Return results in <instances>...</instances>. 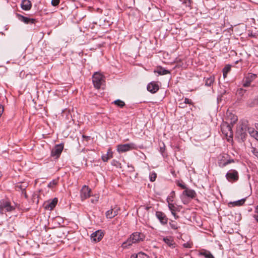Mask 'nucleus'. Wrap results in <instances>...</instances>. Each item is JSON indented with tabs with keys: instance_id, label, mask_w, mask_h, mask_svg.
<instances>
[{
	"instance_id": "nucleus-37",
	"label": "nucleus",
	"mask_w": 258,
	"mask_h": 258,
	"mask_svg": "<svg viewBox=\"0 0 258 258\" xmlns=\"http://www.w3.org/2000/svg\"><path fill=\"white\" fill-rule=\"evenodd\" d=\"M224 127H225V125L223 123V124H222L221 125V132H222V134L225 136H226V133H225V131L224 130Z\"/></svg>"
},
{
	"instance_id": "nucleus-2",
	"label": "nucleus",
	"mask_w": 258,
	"mask_h": 258,
	"mask_svg": "<svg viewBox=\"0 0 258 258\" xmlns=\"http://www.w3.org/2000/svg\"><path fill=\"white\" fill-rule=\"evenodd\" d=\"M238 120L237 116L232 112H229L227 110V128L229 132V135L227 133V137L229 136L230 138H233V132L232 131V127L235 124Z\"/></svg>"
},
{
	"instance_id": "nucleus-44",
	"label": "nucleus",
	"mask_w": 258,
	"mask_h": 258,
	"mask_svg": "<svg viewBox=\"0 0 258 258\" xmlns=\"http://www.w3.org/2000/svg\"><path fill=\"white\" fill-rule=\"evenodd\" d=\"M184 247H190V246H189V244L188 243H185L184 244Z\"/></svg>"
},
{
	"instance_id": "nucleus-40",
	"label": "nucleus",
	"mask_w": 258,
	"mask_h": 258,
	"mask_svg": "<svg viewBox=\"0 0 258 258\" xmlns=\"http://www.w3.org/2000/svg\"><path fill=\"white\" fill-rule=\"evenodd\" d=\"M82 137L86 141H88L89 140H90V137H89V136H85L84 135H83Z\"/></svg>"
},
{
	"instance_id": "nucleus-43",
	"label": "nucleus",
	"mask_w": 258,
	"mask_h": 258,
	"mask_svg": "<svg viewBox=\"0 0 258 258\" xmlns=\"http://www.w3.org/2000/svg\"><path fill=\"white\" fill-rule=\"evenodd\" d=\"M253 217L254 218L255 220L258 222V215H254L253 216Z\"/></svg>"
},
{
	"instance_id": "nucleus-25",
	"label": "nucleus",
	"mask_w": 258,
	"mask_h": 258,
	"mask_svg": "<svg viewBox=\"0 0 258 258\" xmlns=\"http://www.w3.org/2000/svg\"><path fill=\"white\" fill-rule=\"evenodd\" d=\"M248 132L251 137L254 138L258 141V132L255 131L253 128L248 129Z\"/></svg>"
},
{
	"instance_id": "nucleus-26",
	"label": "nucleus",
	"mask_w": 258,
	"mask_h": 258,
	"mask_svg": "<svg viewBox=\"0 0 258 258\" xmlns=\"http://www.w3.org/2000/svg\"><path fill=\"white\" fill-rule=\"evenodd\" d=\"M131 258H148V256L143 252H139L136 255H132Z\"/></svg>"
},
{
	"instance_id": "nucleus-6",
	"label": "nucleus",
	"mask_w": 258,
	"mask_h": 258,
	"mask_svg": "<svg viewBox=\"0 0 258 258\" xmlns=\"http://www.w3.org/2000/svg\"><path fill=\"white\" fill-rule=\"evenodd\" d=\"M239 173L234 169H230L227 172V180L233 183L239 180Z\"/></svg>"
},
{
	"instance_id": "nucleus-38",
	"label": "nucleus",
	"mask_w": 258,
	"mask_h": 258,
	"mask_svg": "<svg viewBox=\"0 0 258 258\" xmlns=\"http://www.w3.org/2000/svg\"><path fill=\"white\" fill-rule=\"evenodd\" d=\"M179 107L182 108H184L186 107V104L184 102L179 103Z\"/></svg>"
},
{
	"instance_id": "nucleus-5",
	"label": "nucleus",
	"mask_w": 258,
	"mask_h": 258,
	"mask_svg": "<svg viewBox=\"0 0 258 258\" xmlns=\"http://www.w3.org/2000/svg\"><path fill=\"white\" fill-rule=\"evenodd\" d=\"M137 149V146L133 143L125 144H120L117 146V151L119 153H123Z\"/></svg>"
},
{
	"instance_id": "nucleus-30",
	"label": "nucleus",
	"mask_w": 258,
	"mask_h": 258,
	"mask_svg": "<svg viewBox=\"0 0 258 258\" xmlns=\"http://www.w3.org/2000/svg\"><path fill=\"white\" fill-rule=\"evenodd\" d=\"M57 184V180L54 179L51 181L48 184L49 188H53Z\"/></svg>"
},
{
	"instance_id": "nucleus-15",
	"label": "nucleus",
	"mask_w": 258,
	"mask_h": 258,
	"mask_svg": "<svg viewBox=\"0 0 258 258\" xmlns=\"http://www.w3.org/2000/svg\"><path fill=\"white\" fill-rule=\"evenodd\" d=\"M168 206L170 210L172 215L174 217L175 219H177L178 218V216H177L175 212L178 210V207L176 205H174L173 203H168Z\"/></svg>"
},
{
	"instance_id": "nucleus-10",
	"label": "nucleus",
	"mask_w": 258,
	"mask_h": 258,
	"mask_svg": "<svg viewBox=\"0 0 258 258\" xmlns=\"http://www.w3.org/2000/svg\"><path fill=\"white\" fill-rule=\"evenodd\" d=\"M63 149V145L62 144L55 145L51 151V156L54 157L55 158H58L60 156Z\"/></svg>"
},
{
	"instance_id": "nucleus-32",
	"label": "nucleus",
	"mask_w": 258,
	"mask_h": 258,
	"mask_svg": "<svg viewBox=\"0 0 258 258\" xmlns=\"http://www.w3.org/2000/svg\"><path fill=\"white\" fill-rule=\"evenodd\" d=\"M246 90L243 89L242 88H239L237 89L236 94L242 96L244 95V94L245 93Z\"/></svg>"
},
{
	"instance_id": "nucleus-21",
	"label": "nucleus",
	"mask_w": 258,
	"mask_h": 258,
	"mask_svg": "<svg viewBox=\"0 0 258 258\" xmlns=\"http://www.w3.org/2000/svg\"><path fill=\"white\" fill-rule=\"evenodd\" d=\"M163 241L169 246L174 247L175 243L171 237L166 236L163 238Z\"/></svg>"
},
{
	"instance_id": "nucleus-24",
	"label": "nucleus",
	"mask_w": 258,
	"mask_h": 258,
	"mask_svg": "<svg viewBox=\"0 0 258 258\" xmlns=\"http://www.w3.org/2000/svg\"><path fill=\"white\" fill-rule=\"evenodd\" d=\"M117 214V211H113L112 209L108 210L106 212V216L107 218H112Z\"/></svg>"
},
{
	"instance_id": "nucleus-36",
	"label": "nucleus",
	"mask_w": 258,
	"mask_h": 258,
	"mask_svg": "<svg viewBox=\"0 0 258 258\" xmlns=\"http://www.w3.org/2000/svg\"><path fill=\"white\" fill-rule=\"evenodd\" d=\"M183 102L185 103V104H192L191 100L188 98H185L184 99Z\"/></svg>"
},
{
	"instance_id": "nucleus-13",
	"label": "nucleus",
	"mask_w": 258,
	"mask_h": 258,
	"mask_svg": "<svg viewBox=\"0 0 258 258\" xmlns=\"http://www.w3.org/2000/svg\"><path fill=\"white\" fill-rule=\"evenodd\" d=\"M103 233L101 230H97L91 235V239L95 242L99 241L103 238Z\"/></svg>"
},
{
	"instance_id": "nucleus-11",
	"label": "nucleus",
	"mask_w": 258,
	"mask_h": 258,
	"mask_svg": "<svg viewBox=\"0 0 258 258\" xmlns=\"http://www.w3.org/2000/svg\"><path fill=\"white\" fill-rule=\"evenodd\" d=\"M156 216L162 224L165 225L167 223L168 218L164 213L157 211L156 212Z\"/></svg>"
},
{
	"instance_id": "nucleus-33",
	"label": "nucleus",
	"mask_w": 258,
	"mask_h": 258,
	"mask_svg": "<svg viewBox=\"0 0 258 258\" xmlns=\"http://www.w3.org/2000/svg\"><path fill=\"white\" fill-rule=\"evenodd\" d=\"M157 177V174L155 173H151L150 174V180L151 181L153 182L156 180Z\"/></svg>"
},
{
	"instance_id": "nucleus-47",
	"label": "nucleus",
	"mask_w": 258,
	"mask_h": 258,
	"mask_svg": "<svg viewBox=\"0 0 258 258\" xmlns=\"http://www.w3.org/2000/svg\"><path fill=\"white\" fill-rule=\"evenodd\" d=\"M227 141L229 142L230 141V139H227Z\"/></svg>"
},
{
	"instance_id": "nucleus-39",
	"label": "nucleus",
	"mask_w": 258,
	"mask_h": 258,
	"mask_svg": "<svg viewBox=\"0 0 258 258\" xmlns=\"http://www.w3.org/2000/svg\"><path fill=\"white\" fill-rule=\"evenodd\" d=\"M222 72H223V78L224 79L226 77V67L223 68V69L222 70Z\"/></svg>"
},
{
	"instance_id": "nucleus-48",
	"label": "nucleus",
	"mask_w": 258,
	"mask_h": 258,
	"mask_svg": "<svg viewBox=\"0 0 258 258\" xmlns=\"http://www.w3.org/2000/svg\"><path fill=\"white\" fill-rule=\"evenodd\" d=\"M225 164H226L225 163H223V166H224L225 165Z\"/></svg>"
},
{
	"instance_id": "nucleus-27",
	"label": "nucleus",
	"mask_w": 258,
	"mask_h": 258,
	"mask_svg": "<svg viewBox=\"0 0 258 258\" xmlns=\"http://www.w3.org/2000/svg\"><path fill=\"white\" fill-rule=\"evenodd\" d=\"M169 225L172 229L177 230L178 229L179 226L178 225L177 223L173 220H171L169 222Z\"/></svg>"
},
{
	"instance_id": "nucleus-42",
	"label": "nucleus",
	"mask_w": 258,
	"mask_h": 258,
	"mask_svg": "<svg viewBox=\"0 0 258 258\" xmlns=\"http://www.w3.org/2000/svg\"><path fill=\"white\" fill-rule=\"evenodd\" d=\"M234 160L233 159L232 160H227V164L231 163L232 162H233Z\"/></svg>"
},
{
	"instance_id": "nucleus-14",
	"label": "nucleus",
	"mask_w": 258,
	"mask_h": 258,
	"mask_svg": "<svg viewBox=\"0 0 258 258\" xmlns=\"http://www.w3.org/2000/svg\"><path fill=\"white\" fill-rule=\"evenodd\" d=\"M21 8L25 11H29L32 8V3L30 0H23L21 4Z\"/></svg>"
},
{
	"instance_id": "nucleus-12",
	"label": "nucleus",
	"mask_w": 258,
	"mask_h": 258,
	"mask_svg": "<svg viewBox=\"0 0 258 258\" xmlns=\"http://www.w3.org/2000/svg\"><path fill=\"white\" fill-rule=\"evenodd\" d=\"M159 88V87L158 84L155 82H152L150 83L147 87L148 91L151 93H155L158 91Z\"/></svg>"
},
{
	"instance_id": "nucleus-9",
	"label": "nucleus",
	"mask_w": 258,
	"mask_h": 258,
	"mask_svg": "<svg viewBox=\"0 0 258 258\" xmlns=\"http://www.w3.org/2000/svg\"><path fill=\"white\" fill-rule=\"evenodd\" d=\"M91 189L88 186L85 185L83 186L80 190V197L82 201H84L91 196Z\"/></svg>"
},
{
	"instance_id": "nucleus-46",
	"label": "nucleus",
	"mask_w": 258,
	"mask_h": 258,
	"mask_svg": "<svg viewBox=\"0 0 258 258\" xmlns=\"http://www.w3.org/2000/svg\"><path fill=\"white\" fill-rule=\"evenodd\" d=\"M94 200H92V202L94 203Z\"/></svg>"
},
{
	"instance_id": "nucleus-4",
	"label": "nucleus",
	"mask_w": 258,
	"mask_h": 258,
	"mask_svg": "<svg viewBox=\"0 0 258 258\" xmlns=\"http://www.w3.org/2000/svg\"><path fill=\"white\" fill-rule=\"evenodd\" d=\"M92 81L95 88L98 89L104 83V77L102 74L96 72L93 76Z\"/></svg>"
},
{
	"instance_id": "nucleus-7",
	"label": "nucleus",
	"mask_w": 258,
	"mask_h": 258,
	"mask_svg": "<svg viewBox=\"0 0 258 258\" xmlns=\"http://www.w3.org/2000/svg\"><path fill=\"white\" fill-rule=\"evenodd\" d=\"M239 127L240 129V134L241 139L244 138L246 136V132L248 131V128L251 127H248V122L246 119H242L240 121Z\"/></svg>"
},
{
	"instance_id": "nucleus-28",
	"label": "nucleus",
	"mask_w": 258,
	"mask_h": 258,
	"mask_svg": "<svg viewBox=\"0 0 258 258\" xmlns=\"http://www.w3.org/2000/svg\"><path fill=\"white\" fill-rule=\"evenodd\" d=\"M214 81V78L213 76H211L206 79L205 85L207 86H210L213 83Z\"/></svg>"
},
{
	"instance_id": "nucleus-31",
	"label": "nucleus",
	"mask_w": 258,
	"mask_h": 258,
	"mask_svg": "<svg viewBox=\"0 0 258 258\" xmlns=\"http://www.w3.org/2000/svg\"><path fill=\"white\" fill-rule=\"evenodd\" d=\"M114 103L115 105H117L120 107H122L125 105L124 102L120 100H116L114 101Z\"/></svg>"
},
{
	"instance_id": "nucleus-23",
	"label": "nucleus",
	"mask_w": 258,
	"mask_h": 258,
	"mask_svg": "<svg viewBox=\"0 0 258 258\" xmlns=\"http://www.w3.org/2000/svg\"><path fill=\"white\" fill-rule=\"evenodd\" d=\"M154 73H158L159 75H164L169 74L170 72L168 70L165 69L162 67H158Z\"/></svg>"
},
{
	"instance_id": "nucleus-1",
	"label": "nucleus",
	"mask_w": 258,
	"mask_h": 258,
	"mask_svg": "<svg viewBox=\"0 0 258 258\" xmlns=\"http://www.w3.org/2000/svg\"><path fill=\"white\" fill-rule=\"evenodd\" d=\"M145 238V235L142 233L135 232L133 233L127 240L122 244L123 248H127L133 243L143 241Z\"/></svg>"
},
{
	"instance_id": "nucleus-22",
	"label": "nucleus",
	"mask_w": 258,
	"mask_h": 258,
	"mask_svg": "<svg viewBox=\"0 0 258 258\" xmlns=\"http://www.w3.org/2000/svg\"><path fill=\"white\" fill-rule=\"evenodd\" d=\"M57 203V199L54 198L51 201L48 203V204L46 206V208L48 210H52L56 205Z\"/></svg>"
},
{
	"instance_id": "nucleus-35",
	"label": "nucleus",
	"mask_w": 258,
	"mask_h": 258,
	"mask_svg": "<svg viewBox=\"0 0 258 258\" xmlns=\"http://www.w3.org/2000/svg\"><path fill=\"white\" fill-rule=\"evenodd\" d=\"M59 2H60L59 0H52L51 4L53 6H56L59 4Z\"/></svg>"
},
{
	"instance_id": "nucleus-17",
	"label": "nucleus",
	"mask_w": 258,
	"mask_h": 258,
	"mask_svg": "<svg viewBox=\"0 0 258 258\" xmlns=\"http://www.w3.org/2000/svg\"><path fill=\"white\" fill-rule=\"evenodd\" d=\"M182 195L188 198L193 199L195 197L196 193L194 190L186 188L182 192Z\"/></svg>"
},
{
	"instance_id": "nucleus-8",
	"label": "nucleus",
	"mask_w": 258,
	"mask_h": 258,
	"mask_svg": "<svg viewBox=\"0 0 258 258\" xmlns=\"http://www.w3.org/2000/svg\"><path fill=\"white\" fill-rule=\"evenodd\" d=\"M257 77L256 74L249 73L242 80V86L244 87H249L251 83Z\"/></svg>"
},
{
	"instance_id": "nucleus-34",
	"label": "nucleus",
	"mask_w": 258,
	"mask_h": 258,
	"mask_svg": "<svg viewBox=\"0 0 258 258\" xmlns=\"http://www.w3.org/2000/svg\"><path fill=\"white\" fill-rule=\"evenodd\" d=\"M177 185L182 189H185L186 188L185 185L182 182H180L179 181H178L177 182Z\"/></svg>"
},
{
	"instance_id": "nucleus-20",
	"label": "nucleus",
	"mask_w": 258,
	"mask_h": 258,
	"mask_svg": "<svg viewBox=\"0 0 258 258\" xmlns=\"http://www.w3.org/2000/svg\"><path fill=\"white\" fill-rule=\"evenodd\" d=\"M199 255L203 256L205 258H215L210 251L205 249L201 250L199 252Z\"/></svg>"
},
{
	"instance_id": "nucleus-16",
	"label": "nucleus",
	"mask_w": 258,
	"mask_h": 258,
	"mask_svg": "<svg viewBox=\"0 0 258 258\" xmlns=\"http://www.w3.org/2000/svg\"><path fill=\"white\" fill-rule=\"evenodd\" d=\"M246 201V198H243L241 200L234 201V202H230L228 203V205L229 207H238L243 205Z\"/></svg>"
},
{
	"instance_id": "nucleus-41",
	"label": "nucleus",
	"mask_w": 258,
	"mask_h": 258,
	"mask_svg": "<svg viewBox=\"0 0 258 258\" xmlns=\"http://www.w3.org/2000/svg\"><path fill=\"white\" fill-rule=\"evenodd\" d=\"M231 69V66L229 64H227V74L230 71Z\"/></svg>"
},
{
	"instance_id": "nucleus-18",
	"label": "nucleus",
	"mask_w": 258,
	"mask_h": 258,
	"mask_svg": "<svg viewBox=\"0 0 258 258\" xmlns=\"http://www.w3.org/2000/svg\"><path fill=\"white\" fill-rule=\"evenodd\" d=\"M17 16L19 19V20H20L22 22H23L24 23L26 24H29V23H34L35 22V19H30L26 17H24L20 14H17Z\"/></svg>"
},
{
	"instance_id": "nucleus-29",
	"label": "nucleus",
	"mask_w": 258,
	"mask_h": 258,
	"mask_svg": "<svg viewBox=\"0 0 258 258\" xmlns=\"http://www.w3.org/2000/svg\"><path fill=\"white\" fill-rule=\"evenodd\" d=\"M175 195L174 191H172L170 195L167 198V202L168 203H172L173 202V199Z\"/></svg>"
},
{
	"instance_id": "nucleus-19",
	"label": "nucleus",
	"mask_w": 258,
	"mask_h": 258,
	"mask_svg": "<svg viewBox=\"0 0 258 258\" xmlns=\"http://www.w3.org/2000/svg\"><path fill=\"white\" fill-rule=\"evenodd\" d=\"M113 157V152H112L110 148H109L107 150L106 154L103 155L101 156V158L104 162H107L109 159H111Z\"/></svg>"
},
{
	"instance_id": "nucleus-3",
	"label": "nucleus",
	"mask_w": 258,
	"mask_h": 258,
	"mask_svg": "<svg viewBox=\"0 0 258 258\" xmlns=\"http://www.w3.org/2000/svg\"><path fill=\"white\" fill-rule=\"evenodd\" d=\"M15 210V207L11 205V202L7 199L0 201V213L3 214L6 212H11Z\"/></svg>"
},
{
	"instance_id": "nucleus-45",
	"label": "nucleus",
	"mask_w": 258,
	"mask_h": 258,
	"mask_svg": "<svg viewBox=\"0 0 258 258\" xmlns=\"http://www.w3.org/2000/svg\"><path fill=\"white\" fill-rule=\"evenodd\" d=\"M255 212L258 213V206H257L255 208Z\"/></svg>"
}]
</instances>
